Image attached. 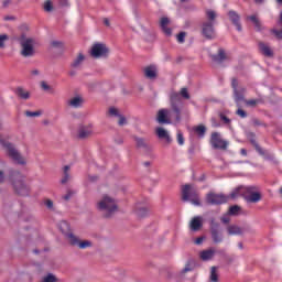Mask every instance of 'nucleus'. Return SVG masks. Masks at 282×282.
<instances>
[{
	"mask_svg": "<svg viewBox=\"0 0 282 282\" xmlns=\"http://www.w3.org/2000/svg\"><path fill=\"white\" fill-rule=\"evenodd\" d=\"M182 98L191 100L187 88H182L180 93L173 91L170 95L171 109L163 108L158 111L156 120L159 124H171L173 120L180 122L182 120Z\"/></svg>",
	"mask_w": 282,
	"mask_h": 282,
	"instance_id": "f257e3e1",
	"label": "nucleus"
},
{
	"mask_svg": "<svg viewBox=\"0 0 282 282\" xmlns=\"http://www.w3.org/2000/svg\"><path fill=\"white\" fill-rule=\"evenodd\" d=\"M256 191L257 187L254 186H240L230 194V197L231 199H237V197L242 195L248 204H257L261 202V193Z\"/></svg>",
	"mask_w": 282,
	"mask_h": 282,
	"instance_id": "f03ea898",
	"label": "nucleus"
},
{
	"mask_svg": "<svg viewBox=\"0 0 282 282\" xmlns=\"http://www.w3.org/2000/svg\"><path fill=\"white\" fill-rule=\"evenodd\" d=\"M10 180L13 186V191L18 195H21L22 197H26V195H30V186L25 184V176H23L18 171H12Z\"/></svg>",
	"mask_w": 282,
	"mask_h": 282,
	"instance_id": "7ed1b4c3",
	"label": "nucleus"
},
{
	"mask_svg": "<svg viewBox=\"0 0 282 282\" xmlns=\"http://www.w3.org/2000/svg\"><path fill=\"white\" fill-rule=\"evenodd\" d=\"M97 208L104 213L105 217H111L118 210V203L109 195H105L97 203Z\"/></svg>",
	"mask_w": 282,
	"mask_h": 282,
	"instance_id": "20e7f679",
	"label": "nucleus"
},
{
	"mask_svg": "<svg viewBox=\"0 0 282 282\" xmlns=\"http://www.w3.org/2000/svg\"><path fill=\"white\" fill-rule=\"evenodd\" d=\"M0 144L1 147H3V149H6L9 158H11V160H13V162H17V164H25V158H23V155H21V153L19 152V150H17V148H14V144L8 142L6 139H3V137L0 134Z\"/></svg>",
	"mask_w": 282,
	"mask_h": 282,
	"instance_id": "39448f33",
	"label": "nucleus"
},
{
	"mask_svg": "<svg viewBox=\"0 0 282 282\" xmlns=\"http://www.w3.org/2000/svg\"><path fill=\"white\" fill-rule=\"evenodd\" d=\"M182 199L183 202H191L194 206H202V203L199 202V192L192 185L187 184L183 186Z\"/></svg>",
	"mask_w": 282,
	"mask_h": 282,
	"instance_id": "423d86ee",
	"label": "nucleus"
},
{
	"mask_svg": "<svg viewBox=\"0 0 282 282\" xmlns=\"http://www.w3.org/2000/svg\"><path fill=\"white\" fill-rule=\"evenodd\" d=\"M19 42L21 46V56H23L24 58H30L34 56V39L21 35Z\"/></svg>",
	"mask_w": 282,
	"mask_h": 282,
	"instance_id": "0eeeda50",
	"label": "nucleus"
},
{
	"mask_svg": "<svg viewBox=\"0 0 282 282\" xmlns=\"http://www.w3.org/2000/svg\"><path fill=\"white\" fill-rule=\"evenodd\" d=\"M209 144L213 147V149H220V151H226V149H228V144L230 143L221 138V133L212 132Z\"/></svg>",
	"mask_w": 282,
	"mask_h": 282,
	"instance_id": "6e6552de",
	"label": "nucleus"
},
{
	"mask_svg": "<svg viewBox=\"0 0 282 282\" xmlns=\"http://www.w3.org/2000/svg\"><path fill=\"white\" fill-rule=\"evenodd\" d=\"M109 54V48L102 43H96L93 45L90 56L93 58H102Z\"/></svg>",
	"mask_w": 282,
	"mask_h": 282,
	"instance_id": "1a4fd4ad",
	"label": "nucleus"
},
{
	"mask_svg": "<svg viewBox=\"0 0 282 282\" xmlns=\"http://www.w3.org/2000/svg\"><path fill=\"white\" fill-rule=\"evenodd\" d=\"M207 204H212L213 206H219L220 204H226L228 202V197L224 194H207Z\"/></svg>",
	"mask_w": 282,
	"mask_h": 282,
	"instance_id": "9d476101",
	"label": "nucleus"
},
{
	"mask_svg": "<svg viewBox=\"0 0 282 282\" xmlns=\"http://www.w3.org/2000/svg\"><path fill=\"white\" fill-rule=\"evenodd\" d=\"M210 234L214 243H221V241H224V236H221L219 225L215 221V219L210 220Z\"/></svg>",
	"mask_w": 282,
	"mask_h": 282,
	"instance_id": "9b49d317",
	"label": "nucleus"
},
{
	"mask_svg": "<svg viewBox=\"0 0 282 282\" xmlns=\"http://www.w3.org/2000/svg\"><path fill=\"white\" fill-rule=\"evenodd\" d=\"M68 240L70 246H78L82 250H85V248H91V241L89 240H83L80 241L78 237L74 236V234L68 235Z\"/></svg>",
	"mask_w": 282,
	"mask_h": 282,
	"instance_id": "f8f14e48",
	"label": "nucleus"
},
{
	"mask_svg": "<svg viewBox=\"0 0 282 282\" xmlns=\"http://www.w3.org/2000/svg\"><path fill=\"white\" fill-rule=\"evenodd\" d=\"M202 33L205 39H215V22H204Z\"/></svg>",
	"mask_w": 282,
	"mask_h": 282,
	"instance_id": "ddd939ff",
	"label": "nucleus"
},
{
	"mask_svg": "<svg viewBox=\"0 0 282 282\" xmlns=\"http://www.w3.org/2000/svg\"><path fill=\"white\" fill-rule=\"evenodd\" d=\"M94 133V129H91V126H82L78 129V138L79 140H85L89 138Z\"/></svg>",
	"mask_w": 282,
	"mask_h": 282,
	"instance_id": "4468645a",
	"label": "nucleus"
},
{
	"mask_svg": "<svg viewBox=\"0 0 282 282\" xmlns=\"http://www.w3.org/2000/svg\"><path fill=\"white\" fill-rule=\"evenodd\" d=\"M108 113H109V116H115V117L119 118V120H118L119 127H124V124H127V118H124V116L120 115L118 112L117 108H113V107L109 108Z\"/></svg>",
	"mask_w": 282,
	"mask_h": 282,
	"instance_id": "2eb2a0df",
	"label": "nucleus"
},
{
	"mask_svg": "<svg viewBox=\"0 0 282 282\" xmlns=\"http://www.w3.org/2000/svg\"><path fill=\"white\" fill-rule=\"evenodd\" d=\"M228 17L231 23H234V25L237 28L238 32H241V23L239 22L241 18L239 17V14L236 11L231 10L228 12Z\"/></svg>",
	"mask_w": 282,
	"mask_h": 282,
	"instance_id": "dca6fc26",
	"label": "nucleus"
},
{
	"mask_svg": "<svg viewBox=\"0 0 282 282\" xmlns=\"http://www.w3.org/2000/svg\"><path fill=\"white\" fill-rule=\"evenodd\" d=\"M259 50L261 54H263V56H267L269 58H272V56H274V52L272 51V48L263 42L259 43Z\"/></svg>",
	"mask_w": 282,
	"mask_h": 282,
	"instance_id": "f3484780",
	"label": "nucleus"
},
{
	"mask_svg": "<svg viewBox=\"0 0 282 282\" xmlns=\"http://www.w3.org/2000/svg\"><path fill=\"white\" fill-rule=\"evenodd\" d=\"M144 76L150 80L158 78V68L155 66H147L144 68Z\"/></svg>",
	"mask_w": 282,
	"mask_h": 282,
	"instance_id": "a211bd4d",
	"label": "nucleus"
},
{
	"mask_svg": "<svg viewBox=\"0 0 282 282\" xmlns=\"http://www.w3.org/2000/svg\"><path fill=\"white\" fill-rule=\"evenodd\" d=\"M203 226V223H202V217L199 216H196L194 217L192 220H191V224H189V228L191 230H193L194 232H197V230H199Z\"/></svg>",
	"mask_w": 282,
	"mask_h": 282,
	"instance_id": "6ab92c4d",
	"label": "nucleus"
},
{
	"mask_svg": "<svg viewBox=\"0 0 282 282\" xmlns=\"http://www.w3.org/2000/svg\"><path fill=\"white\" fill-rule=\"evenodd\" d=\"M169 23V18H162L160 21L161 30L164 32V34H166V36H171V34H173V30L167 26Z\"/></svg>",
	"mask_w": 282,
	"mask_h": 282,
	"instance_id": "aec40b11",
	"label": "nucleus"
},
{
	"mask_svg": "<svg viewBox=\"0 0 282 282\" xmlns=\"http://www.w3.org/2000/svg\"><path fill=\"white\" fill-rule=\"evenodd\" d=\"M199 257H200L202 261H210V259H213V257H215V249L210 248L207 250H203V251H200Z\"/></svg>",
	"mask_w": 282,
	"mask_h": 282,
	"instance_id": "412c9836",
	"label": "nucleus"
},
{
	"mask_svg": "<svg viewBox=\"0 0 282 282\" xmlns=\"http://www.w3.org/2000/svg\"><path fill=\"white\" fill-rule=\"evenodd\" d=\"M85 62V55L83 53H79L77 57L74 58L73 63L70 64V67L74 69L80 68L83 63Z\"/></svg>",
	"mask_w": 282,
	"mask_h": 282,
	"instance_id": "4be33fe9",
	"label": "nucleus"
},
{
	"mask_svg": "<svg viewBox=\"0 0 282 282\" xmlns=\"http://www.w3.org/2000/svg\"><path fill=\"white\" fill-rule=\"evenodd\" d=\"M213 61L215 63H224V61H226V52L224 48H219L218 54L213 55Z\"/></svg>",
	"mask_w": 282,
	"mask_h": 282,
	"instance_id": "5701e85b",
	"label": "nucleus"
},
{
	"mask_svg": "<svg viewBox=\"0 0 282 282\" xmlns=\"http://www.w3.org/2000/svg\"><path fill=\"white\" fill-rule=\"evenodd\" d=\"M59 229L62 230L63 235H66L67 239H69V235H72V232L69 231V223L65 220L61 221Z\"/></svg>",
	"mask_w": 282,
	"mask_h": 282,
	"instance_id": "b1692460",
	"label": "nucleus"
},
{
	"mask_svg": "<svg viewBox=\"0 0 282 282\" xmlns=\"http://www.w3.org/2000/svg\"><path fill=\"white\" fill-rule=\"evenodd\" d=\"M69 107H73L74 109H78V107H83V98L80 97H74L68 101Z\"/></svg>",
	"mask_w": 282,
	"mask_h": 282,
	"instance_id": "393cba45",
	"label": "nucleus"
},
{
	"mask_svg": "<svg viewBox=\"0 0 282 282\" xmlns=\"http://www.w3.org/2000/svg\"><path fill=\"white\" fill-rule=\"evenodd\" d=\"M193 131L195 134L198 135V138H204L206 135V126L199 124L193 128Z\"/></svg>",
	"mask_w": 282,
	"mask_h": 282,
	"instance_id": "a878e982",
	"label": "nucleus"
},
{
	"mask_svg": "<svg viewBox=\"0 0 282 282\" xmlns=\"http://www.w3.org/2000/svg\"><path fill=\"white\" fill-rule=\"evenodd\" d=\"M156 135L158 138H161L166 140L167 142H171V137L169 135V132L164 128H158Z\"/></svg>",
	"mask_w": 282,
	"mask_h": 282,
	"instance_id": "bb28decb",
	"label": "nucleus"
},
{
	"mask_svg": "<svg viewBox=\"0 0 282 282\" xmlns=\"http://www.w3.org/2000/svg\"><path fill=\"white\" fill-rule=\"evenodd\" d=\"M243 94H246V88H240L238 90H234V98L236 102H242L243 99Z\"/></svg>",
	"mask_w": 282,
	"mask_h": 282,
	"instance_id": "cd10ccee",
	"label": "nucleus"
},
{
	"mask_svg": "<svg viewBox=\"0 0 282 282\" xmlns=\"http://www.w3.org/2000/svg\"><path fill=\"white\" fill-rule=\"evenodd\" d=\"M17 96H19V98H21L22 100H29L30 98V91L23 89V88H17L15 90Z\"/></svg>",
	"mask_w": 282,
	"mask_h": 282,
	"instance_id": "c85d7f7f",
	"label": "nucleus"
},
{
	"mask_svg": "<svg viewBox=\"0 0 282 282\" xmlns=\"http://www.w3.org/2000/svg\"><path fill=\"white\" fill-rule=\"evenodd\" d=\"M228 235H243V229L239 226L231 225L227 228Z\"/></svg>",
	"mask_w": 282,
	"mask_h": 282,
	"instance_id": "c756f323",
	"label": "nucleus"
},
{
	"mask_svg": "<svg viewBox=\"0 0 282 282\" xmlns=\"http://www.w3.org/2000/svg\"><path fill=\"white\" fill-rule=\"evenodd\" d=\"M206 18L208 19V21H206L205 23H214L215 24V19H217V13L214 10H207Z\"/></svg>",
	"mask_w": 282,
	"mask_h": 282,
	"instance_id": "7c9ffc66",
	"label": "nucleus"
},
{
	"mask_svg": "<svg viewBox=\"0 0 282 282\" xmlns=\"http://www.w3.org/2000/svg\"><path fill=\"white\" fill-rule=\"evenodd\" d=\"M209 281H210V282H217V281H219V275L217 274V267H212Z\"/></svg>",
	"mask_w": 282,
	"mask_h": 282,
	"instance_id": "2f4dec72",
	"label": "nucleus"
},
{
	"mask_svg": "<svg viewBox=\"0 0 282 282\" xmlns=\"http://www.w3.org/2000/svg\"><path fill=\"white\" fill-rule=\"evenodd\" d=\"M40 87L43 91H48V94H54V88L47 84V82L42 80L40 83Z\"/></svg>",
	"mask_w": 282,
	"mask_h": 282,
	"instance_id": "473e14b6",
	"label": "nucleus"
},
{
	"mask_svg": "<svg viewBox=\"0 0 282 282\" xmlns=\"http://www.w3.org/2000/svg\"><path fill=\"white\" fill-rule=\"evenodd\" d=\"M135 215L138 217H147V215H149V209L147 207H139L135 209Z\"/></svg>",
	"mask_w": 282,
	"mask_h": 282,
	"instance_id": "72a5a7b5",
	"label": "nucleus"
},
{
	"mask_svg": "<svg viewBox=\"0 0 282 282\" xmlns=\"http://www.w3.org/2000/svg\"><path fill=\"white\" fill-rule=\"evenodd\" d=\"M247 19L253 23V25L256 26V30H261V22L259 21L257 15H250Z\"/></svg>",
	"mask_w": 282,
	"mask_h": 282,
	"instance_id": "f704fd0d",
	"label": "nucleus"
},
{
	"mask_svg": "<svg viewBox=\"0 0 282 282\" xmlns=\"http://www.w3.org/2000/svg\"><path fill=\"white\" fill-rule=\"evenodd\" d=\"M43 112L41 110H37V111H30V110H26L24 112V116H26V118H39V116H42Z\"/></svg>",
	"mask_w": 282,
	"mask_h": 282,
	"instance_id": "c9c22d12",
	"label": "nucleus"
},
{
	"mask_svg": "<svg viewBox=\"0 0 282 282\" xmlns=\"http://www.w3.org/2000/svg\"><path fill=\"white\" fill-rule=\"evenodd\" d=\"M69 182V165L64 166V177L62 178V184H67Z\"/></svg>",
	"mask_w": 282,
	"mask_h": 282,
	"instance_id": "e433bc0d",
	"label": "nucleus"
},
{
	"mask_svg": "<svg viewBox=\"0 0 282 282\" xmlns=\"http://www.w3.org/2000/svg\"><path fill=\"white\" fill-rule=\"evenodd\" d=\"M42 282H58V278L53 273H48L42 279Z\"/></svg>",
	"mask_w": 282,
	"mask_h": 282,
	"instance_id": "4c0bfd02",
	"label": "nucleus"
},
{
	"mask_svg": "<svg viewBox=\"0 0 282 282\" xmlns=\"http://www.w3.org/2000/svg\"><path fill=\"white\" fill-rule=\"evenodd\" d=\"M135 142H137V147L139 149H148L149 148V143L144 139L137 138Z\"/></svg>",
	"mask_w": 282,
	"mask_h": 282,
	"instance_id": "58836bf2",
	"label": "nucleus"
},
{
	"mask_svg": "<svg viewBox=\"0 0 282 282\" xmlns=\"http://www.w3.org/2000/svg\"><path fill=\"white\" fill-rule=\"evenodd\" d=\"M239 210H241V207L239 205H234L229 207V215H239Z\"/></svg>",
	"mask_w": 282,
	"mask_h": 282,
	"instance_id": "ea45409f",
	"label": "nucleus"
},
{
	"mask_svg": "<svg viewBox=\"0 0 282 282\" xmlns=\"http://www.w3.org/2000/svg\"><path fill=\"white\" fill-rule=\"evenodd\" d=\"M44 10L45 12H52V10H54V6L52 4V1L46 0L44 2Z\"/></svg>",
	"mask_w": 282,
	"mask_h": 282,
	"instance_id": "a19ab883",
	"label": "nucleus"
},
{
	"mask_svg": "<svg viewBox=\"0 0 282 282\" xmlns=\"http://www.w3.org/2000/svg\"><path fill=\"white\" fill-rule=\"evenodd\" d=\"M176 140L180 147H184V134L182 133V131H177Z\"/></svg>",
	"mask_w": 282,
	"mask_h": 282,
	"instance_id": "79ce46f5",
	"label": "nucleus"
},
{
	"mask_svg": "<svg viewBox=\"0 0 282 282\" xmlns=\"http://www.w3.org/2000/svg\"><path fill=\"white\" fill-rule=\"evenodd\" d=\"M245 102L248 107H257V105H259V99H249L245 100Z\"/></svg>",
	"mask_w": 282,
	"mask_h": 282,
	"instance_id": "37998d69",
	"label": "nucleus"
},
{
	"mask_svg": "<svg viewBox=\"0 0 282 282\" xmlns=\"http://www.w3.org/2000/svg\"><path fill=\"white\" fill-rule=\"evenodd\" d=\"M8 35L7 34H2L0 35V48L3 50V47H6V41H8Z\"/></svg>",
	"mask_w": 282,
	"mask_h": 282,
	"instance_id": "c03bdc74",
	"label": "nucleus"
},
{
	"mask_svg": "<svg viewBox=\"0 0 282 282\" xmlns=\"http://www.w3.org/2000/svg\"><path fill=\"white\" fill-rule=\"evenodd\" d=\"M177 42L178 43H184L185 39H186V32H181L176 35Z\"/></svg>",
	"mask_w": 282,
	"mask_h": 282,
	"instance_id": "a18cd8bd",
	"label": "nucleus"
},
{
	"mask_svg": "<svg viewBox=\"0 0 282 282\" xmlns=\"http://www.w3.org/2000/svg\"><path fill=\"white\" fill-rule=\"evenodd\" d=\"M219 118L223 120V122H225V124H230V119L226 115L220 113Z\"/></svg>",
	"mask_w": 282,
	"mask_h": 282,
	"instance_id": "49530a36",
	"label": "nucleus"
},
{
	"mask_svg": "<svg viewBox=\"0 0 282 282\" xmlns=\"http://www.w3.org/2000/svg\"><path fill=\"white\" fill-rule=\"evenodd\" d=\"M237 116H240V118H248V113L243 109H238Z\"/></svg>",
	"mask_w": 282,
	"mask_h": 282,
	"instance_id": "de8ad7c7",
	"label": "nucleus"
},
{
	"mask_svg": "<svg viewBox=\"0 0 282 282\" xmlns=\"http://www.w3.org/2000/svg\"><path fill=\"white\" fill-rule=\"evenodd\" d=\"M238 85H239V82H237L236 78H232V80H231V87H232L234 91H237V90H238V88H237Z\"/></svg>",
	"mask_w": 282,
	"mask_h": 282,
	"instance_id": "09e8293b",
	"label": "nucleus"
},
{
	"mask_svg": "<svg viewBox=\"0 0 282 282\" xmlns=\"http://www.w3.org/2000/svg\"><path fill=\"white\" fill-rule=\"evenodd\" d=\"M45 206L48 207L50 209H52V208H54V202H52V199H46Z\"/></svg>",
	"mask_w": 282,
	"mask_h": 282,
	"instance_id": "8fccbe9b",
	"label": "nucleus"
},
{
	"mask_svg": "<svg viewBox=\"0 0 282 282\" xmlns=\"http://www.w3.org/2000/svg\"><path fill=\"white\" fill-rule=\"evenodd\" d=\"M52 46H53V47H63V42L53 41V42H52Z\"/></svg>",
	"mask_w": 282,
	"mask_h": 282,
	"instance_id": "3c124183",
	"label": "nucleus"
},
{
	"mask_svg": "<svg viewBox=\"0 0 282 282\" xmlns=\"http://www.w3.org/2000/svg\"><path fill=\"white\" fill-rule=\"evenodd\" d=\"M195 243H196V246L204 243V237L196 238Z\"/></svg>",
	"mask_w": 282,
	"mask_h": 282,
	"instance_id": "603ef678",
	"label": "nucleus"
},
{
	"mask_svg": "<svg viewBox=\"0 0 282 282\" xmlns=\"http://www.w3.org/2000/svg\"><path fill=\"white\" fill-rule=\"evenodd\" d=\"M223 224H230V218L228 216L221 217Z\"/></svg>",
	"mask_w": 282,
	"mask_h": 282,
	"instance_id": "864d4df0",
	"label": "nucleus"
},
{
	"mask_svg": "<svg viewBox=\"0 0 282 282\" xmlns=\"http://www.w3.org/2000/svg\"><path fill=\"white\" fill-rule=\"evenodd\" d=\"M39 74H41V72L39 69L31 70V76H39Z\"/></svg>",
	"mask_w": 282,
	"mask_h": 282,
	"instance_id": "5fc2aeb1",
	"label": "nucleus"
},
{
	"mask_svg": "<svg viewBox=\"0 0 282 282\" xmlns=\"http://www.w3.org/2000/svg\"><path fill=\"white\" fill-rule=\"evenodd\" d=\"M72 198V192H68L66 195L63 196V199L66 202Z\"/></svg>",
	"mask_w": 282,
	"mask_h": 282,
	"instance_id": "6e6d98bb",
	"label": "nucleus"
},
{
	"mask_svg": "<svg viewBox=\"0 0 282 282\" xmlns=\"http://www.w3.org/2000/svg\"><path fill=\"white\" fill-rule=\"evenodd\" d=\"M191 265L187 264L184 269H183V274H186V272H191Z\"/></svg>",
	"mask_w": 282,
	"mask_h": 282,
	"instance_id": "4d7b16f0",
	"label": "nucleus"
},
{
	"mask_svg": "<svg viewBox=\"0 0 282 282\" xmlns=\"http://www.w3.org/2000/svg\"><path fill=\"white\" fill-rule=\"evenodd\" d=\"M256 151H258V153H260V155H263V149H261V147L256 145Z\"/></svg>",
	"mask_w": 282,
	"mask_h": 282,
	"instance_id": "13d9d810",
	"label": "nucleus"
},
{
	"mask_svg": "<svg viewBox=\"0 0 282 282\" xmlns=\"http://www.w3.org/2000/svg\"><path fill=\"white\" fill-rule=\"evenodd\" d=\"M3 180H6V176L3 175V171H0V184H2Z\"/></svg>",
	"mask_w": 282,
	"mask_h": 282,
	"instance_id": "bf43d9fd",
	"label": "nucleus"
},
{
	"mask_svg": "<svg viewBox=\"0 0 282 282\" xmlns=\"http://www.w3.org/2000/svg\"><path fill=\"white\" fill-rule=\"evenodd\" d=\"M240 153H241L242 155H245V156L248 155V151H247L246 149H241V150H240Z\"/></svg>",
	"mask_w": 282,
	"mask_h": 282,
	"instance_id": "052dcab7",
	"label": "nucleus"
},
{
	"mask_svg": "<svg viewBox=\"0 0 282 282\" xmlns=\"http://www.w3.org/2000/svg\"><path fill=\"white\" fill-rule=\"evenodd\" d=\"M104 23H105V25H107V26L109 28V25H110L109 19L105 18V19H104Z\"/></svg>",
	"mask_w": 282,
	"mask_h": 282,
	"instance_id": "680f3d73",
	"label": "nucleus"
},
{
	"mask_svg": "<svg viewBox=\"0 0 282 282\" xmlns=\"http://www.w3.org/2000/svg\"><path fill=\"white\" fill-rule=\"evenodd\" d=\"M8 6H10V0L3 1V7H4V8H8Z\"/></svg>",
	"mask_w": 282,
	"mask_h": 282,
	"instance_id": "e2e57ef3",
	"label": "nucleus"
},
{
	"mask_svg": "<svg viewBox=\"0 0 282 282\" xmlns=\"http://www.w3.org/2000/svg\"><path fill=\"white\" fill-rule=\"evenodd\" d=\"M62 6H67V0H59Z\"/></svg>",
	"mask_w": 282,
	"mask_h": 282,
	"instance_id": "0e129e2a",
	"label": "nucleus"
},
{
	"mask_svg": "<svg viewBox=\"0 0 282 282\" xmlns=\"http://www.w3.org/2000/svg\"><path fill=\"white\" fill-rule=\"evenodd\" d=\"M143 164H144V166H151V162H149V161L144 162Z\"/></svg>",
	"mask_w": 282,
	"mask_h": 282,
	"instance_id": "69168bd1",
	"label": "nucleus"
},
{
	"mask_svg": "<svg viewBox=\"0 0 282 282\" xmlns=\"http://www.w3.org/2000/svg\"><path fill=\"white\" fill-rule=\"evenodd\" d=\"M238 247L240 248V250H243V243L239 242Z\"/></svg>",
	"mask_w": 282,
	"mask_h": 282,
	"instance_id": "338daca9",
	"label": "nucleus"
},
{
	"mask_svg": "<svg viewBox=\"0 0 282 282\" xmlns=\"http://www.w3.org/2000/svg\"><path fill=\"white\" fill-rule=\"evenodd\" d=\"M97 178H98V177L93 176V177H90V182H96Z\"/></svg>",
	"mask_w": 282,
	"mask_h": 282,
	"instance_id": "774afa93",
	"label": "nucleus"
}]
</instances>
